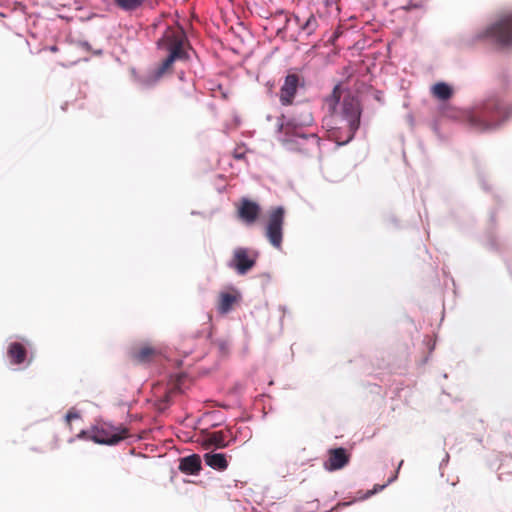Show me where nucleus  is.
Listing matches in <instances>:
<instances>
[{"label":"nucleus","mask_w":512,"mask_h":512,"mask_svg":"<svg viewBox=\"0 0 512 512\" xmlns=\"http://www.w3.org/2000/svg\"><path fill=\"white\" fill-rule=\"evenodd\" d=\"M340 97L339 87L335 86L332 94L326 98L333 124L329 129V137L338 146L345 145L354 138L361 117V107L356 97L348 95L339 103Z\"/></svg>","instance_id":"obj_1"},{"label":"nucleus","mask_w":512,"mask_h":512,"mask_svg":"<svg viewBox=\"0 0 512 512\" xmlns=\"http://www.w3.org/2000/svg\"><path fill=\"white\" fill-rule=\"evenodd\" d=\"M158 48L168 52L167 58L153 70L137 77V82L141 88L154 86L168 71L175 61H186L189 59L186 46L188 45L187 36L180 27L167 28L157 42Z\"/></svg>","instance_id":"obj_2"},{"label":"nucleus","mask_w":512,"mask_h":512,"mask_svg":"<svg viewBox=\"0 0 512 512\" xmlns=\"http://www.w3.org/2000/svg\"><path fill=\"white\" fill-rule=\"evenodd\" d=\"M511 114V108L499 97L491 96L464 112L467 123L477 131H490L500 126Z\"/></svg>","instance_id":"obj_3"},{"label":"nucleus","mask_w":512,"mask_h":512,"mask_svg":"<svg viewBox=\"0 0 512 512\" xmlns=\"http://www.w3.org/2000/svg\"><path fill=\"white\" fill-rule=\"evenodd\" d=\"M484 41L496 43L503 47L512 45V12L503 14L493 24L462 38V42L467 46Z\"/></svg>","instance_id":"obj_4"},{"label":"nucleus","mask_w":512,"mask_h":512,"mask_svg":"<svg viewBox=\"0 0 512 512\" xmlns=\"http://www.w3.org/2000/svg\"><path fill=\"white\" fill-rule=\"evenodd\" d=\"M283 143L289 150L310 152L319 148L320 139L314 132H304L297 124L281 125Z\"/></svg>","instance_id":"obj_5"},{"label":"nucleus","mask_w":512,"mask_h":512,"mask_svg":"<svg viewBox=\"0 0 512 512\" xmlns=\"http://www.w3.org/2000/svg\"><path fill=\"white\" fill-rule=\"evenodd\" d=\"M128 435V430L125 427L102 423L92 427L90 431L82 430L76 438L92 440L98 444L114 445L128 437Z\"/></svg>","instance_id":"obj_6"},{"label":"nucleus","mask_w":512,"mask_h":512,"mask_svg":"<svg viewBox=\"0 0 512 512\" xmlns=\"http://www.w3.org/2000/svg\"><path fill=\"white\" fill-rule=\"evenodd\" d=\"M284 220L285 209L282 206H277L270 210L265 226V236L276 249H281L282 247Z\"/></svg>","instance_id":"obj_7"},{"label":"nucleus","mask_w":512,"mask_h":512,"mask_svg":"<svg viewBox=\"0 0 512 512\" xmlns=\"http://www.w3.org/2000/svg\"><path fill=\"white\" fill-rule=\"evenodd\" d=\"M259 253L245 247H237L233 251V257L228 263V266L234 269L237 274L245 275L256 264Z\"/></svg>","instance_id":"obj_8"},{"label":"nucleus","mask_w":512,"mask_h":512,"mask_svg":"<svg viewBox=\"0 0 512 512\" xmlns=\"http://www.w3.org/2000/svg\"><path fill=\"white\" fill-rule=\"evenodd\" d=\"M350 460V455L342 448H334L328 451V457L324 461L323 466L327 471H336L345 467Z\"/></svg>","instance_id":"obj_9"},{"label":"nucleus","mask_w":512,"mask_h":512,"mask_svg":"<svg viewBox=\"0 0 512 512\" xmlns=\"http://www.w3.org/2000/svg\"><path fill=\"white\" fill-rule=\"evenodd\" d=\"M260 212V205L248 199H242L238 208V215L240 219L247 225L254 224L258 219Z\"/></svg>","instance_id":"obj_10"},{"label":"nucleus","mask_w":512,"mask_h":512,"mask_svg":"<svg viewBox=\"0 0 512 512\" xmlns=\"http://www.w3.org/2000/svg\"><path fill=\"white\" fill-rule=\"evenodd\" d=\"M298 76L289 74L286 76L285 81L280 90V102L282 105H289L297 92Z\"/></svg>","instance_id":"obj_11"},{"label":"nucleus","mask_w":512,"mask_h":512,"mask_svg":"<svg viewBox=\"0 0 512 512\" xmlns=\"http://www.w3.org/2000/svg\"><path fill=\"white\" fill-rule=\"evenodd\" d=\"M179 469L190 475L198 474L201 469V459L199 455L192 454L184 457L180 461Z\"/></svg>","instance_id":"obj_12"},{"label":"nucleus","mask_w":512,"mask_h":512,"mask_svg":"<svg viewBox=\"0 0 512 512\" xmlns=\"http://www.w3.org/2000/svg\"><path fill=\"white\" fill-rule=\"evenodd\" d=\"M204 462L212 469L224 471L228 467L226 455L223 453H205Z\"/></svg>","instance_id":"obj_13"},{"label":"nucleus","mask_w":512,"mask_h":512,"mask_svg":"<svg viewBox=\"0 0 512 512\" xmlns=\"http://www.w3.org/2000/svg\"><path fill=\"white\" fill-rule=\"evenodd\" d=\"M240 298L239 294L222 292L219 296L218 311L220 314H227L232 310L235 302Z\"/></svg>","instance_id":"obj_14"},{"label":"nucleus","mask_w":512,"mask_h":512,"mask_svg":"<svg viewBox=\"0 0 512 512\" xmlns=\"http://www.w3.org/2000/svg\"><path fill=\"white\" fill-rule=\"evenodd\" d=\"M8 356L13 364H21L25 360L26 350L22 344L13 342L9 345Z\"/></svg>","instance_id":"obj_15"},{"label":"nucleus","mask_w":512,"mask_h":512,"mask_svg":"<svg viewBox=\"0 0 512 512\" xmlns=\"http://www.w3.org/2000/svg\"><path fill=\"white\" fill-rule=\"evenodd\" d=\"M432 94L439 100H447L452 95L451 87L445 82H438L431 88Z\"/></svg>","instance_id":"obj_16"},{"label":"nucleus","mask_w":512,"mask_h":512,"mask_svg":"<svg viewBox=\"0 0 512 512\" xmlns=\"http://www.w3.org/2000/svg\"><path fill=\"white\" fill-rule=\"evenodd\" d=\"M115 4L125 12H134L141 8L146 0H114Z\"/></svg>","instance_id":"obj_17"},{"label":"nucleus","mask_w":512,"mask_h":512,"mask_svg":"<svg viewBox=\"0 0 512 512\" xmlns=\"http://www.w3.org/2000/svg\"><path fill=\"white\" fill-rule=\"evenodd\" d=\"M207 441L210 445H213L217 448H224V447L228 446L225 434L222 431H216V432L211 433L208 436Z\"/></svg>","instance_id":"obj_18"},{"label":"nucleus","mask_w":512,"mask_h":512,"mask_svg":"<svg viewBox=\"0 0 512 512\" xmlns=\"http://www.w3.org/2000/svg\"><path fill=\"white\" fill-rule=\"evenodd\" d=\"M319 27L317 17L313 14L301 25V30L306 33L307 36L312 35Z\"/></svg>","instance_id":"obj_19"},{"label":"nucleus","mask_w":512,"mask_h":512,"mask_svg":"<svg viewBox=\"0 0 512 512\" xmlns=\"http://www.w3.org/2000/svg\"><path fill=\"white\" fill-rule=\"evenodd\" d=\"M154 353V349L150 347H143L135 354V358L139 362H147Z\"/></svg>","instance_id":"obj_20"},{"label":"nucleus","mask_w":512,"mask_h":512,"mask_svg":"<svg viewBox=\"0 0 512 512\" xmlns=\"http://www.w3.org/2000/svg\"><path fill=\"white\" fill-rule=\"evenodd\" d=\"M396 478H397V475H394L393 477H391V478L388 480L387 484H384V485H376V486L374 487V489H373V490H371V491H368V492H367L366 497H369V496H371V495H373V494L377 493L378 491L383 490V489H384L388 484L392 483Z\"/></svg>","instance_id":"obj_21"},{"label":"nucleus","mask_w":512,"mask_h":512,"mask_svg":"<svg viewBox=\"0 0 512 512\" xmlns=\"http://www.w3.org/2000/svg\"><path fill=\"white\" fill-rule=\"evenodd\" d=\"M79 417H80V415L76 411H69L66 414V420L67 421H71L72 419H78Z\"/></svg>","instance_id":"obj_22"},{"label":"nucleus","mask_w":512,"mask_h":512,"mask_svg":"<svg viewBox=\"0 0 512 512\" xmlns=\"http://www.w3.org/2000/svg\"><path fill=\"white\" fill-rule=\"evenodd\" d=\"M326 6H329L332 3V0H323Z\"/></svg>","instance_id":"obj_23"},{"label":"nucleus","mask_w":512,"mask_h":512,"mask_svg":"<svg viewBox=\"0 0 512 512\" xmlns=\"http://www.w3.org/2000/svg\"><path fill=\"white\" fill-rule=\"evenodd\" d=\"M49 49L52 52H56L58 50L56 46H51Z\"/></svg>","instance_id":"obj_24"},{"label":"nucleus","mask_w":512,"mask_h":512,"mask_svg":"<svg viewBox=\"0 0 512 512\" xmlns=\"http://www.w3.org/2000/svg\"><path fill=\"white\" fill-rule=\"evenodd\" d=\"M403 464V461H400L398 469H400L401 465Z\"/></svg>","instance_id":"obj_25"}]
</instances>
